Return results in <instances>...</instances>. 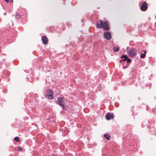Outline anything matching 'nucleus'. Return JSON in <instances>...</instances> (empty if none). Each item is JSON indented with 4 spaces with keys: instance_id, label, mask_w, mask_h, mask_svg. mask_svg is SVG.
Returning <instances> with one entry per match:
<instances>
[{
    "instance_id": "nucleus-1",
    "label": "nucleus",
    "mask_w": 156,
    "mask_h": 156,
    "mask_svg": "<svg viewBox=\"0 0 156 156\" xmlns=\"http://www.w3.org/2000/svg\"><path fill=\"white\" fill-rule=\"evenodd\" d=\"M96 27L98 28H102L106 30H109L108 22L107 21L103 22L101 20H99L97 22Z\"/></svg>"
},
{
    "instance_id": "nucleus-2",
    "label": "nucleus",
    "mask_w": 156,
    "mask_h": 156,
    "mask_svg": "<svg viewBox=\"0 0 156 156\" xmlns=\"http://www.w3.org/2000/svg\"><path fill=\"white\" fill-rule=\"evenodd\" d=\"M57 101L58 104L61 106L63 109H66V108L65 105L64 98L62 97L58 98Z\"/></svg>"
},
{
    "instance_id": "nucleus-3",
    "label": "nucleus",
    "mask_w": 156,
    "mask_h": 156,
    "mask_svg": "<svg viewBox=\"0 0 156 156\" xmlns=\"http://www.w3.org/2000/svg\"><path fill=\"white\" fill-rule=\"evenodd\" d=\"M48 94L45 95V97L46 98H48L50 99H52L53 98V92L52 90L48 89L47 90Z\"/></svg>"
},
{
    "instance_id": "nucleus-4",
    "label": "nucleus",
    "mask_w": 156,
    "mask_h": 156,
    "mask_svg": "<svg viewBox=\"0 0 156 156\" xmlns=\"http://www.w3.org/2000/svg\"><path fill=\"white\" fill-rule=\"evenodd\" d=\"M137 52L135 50V49L133 48L130 49V51L128 52L129 55L131 57H133L135 56Z\"/></svg>"
},
{
    "instance_id": "nucleus-5",
    "label": "nucleus",
    "mask_w": 156,
    "mask_h": 156,
    "mask_svg": "<svg viewBox=\"0 0 156 156\" xmlns=\"http://www.w3.org/2000/svg\"><path fill=\"white\" fill-rule=\"evenodd\" d=\"M140 9L143 11H145L147 9V4L146 2H144L142 4L140 7Z\"/></svg>"
},
{
    "instance_id": "nucleus-6",
    "label": "nucleus",
    "mask_w": 156,
    "mask_h": 156,
    "mask_svg": "<svg viewBox=\"0 0 156 156\" xmlns=\"http://www.w3.org/2000/svg\"><path fill=\"white\" fill-rule=\"evenodd\" d=\"M114 118V116L112 114L108 112L106 115L105 118L108 120H110L111 119H113Z\"/></svg>"
},
{
    "instance_id": "nucleus-7",
    "label": "nucleus",
    "mask_w": 156,
    "mask_h": 156,
    "mask_svg": "<svg viewBox=\"0 0 156 156\" xmlns=\"http://www.w3.org/2000/svg\"><path fill=\"white\" fill-rule=\"evenodd\" d=\"M104 37L107 40H109L111 39L112 36L111 34L108 32H106L104 33Z\"/></svg>"
},
{
    "instance_id": "nucleus-8",
    "label": "nucleus",
    "mask_w": 156,
    "mask_h": 156,
    "mask_svg": "<svg viewBox=\"0 0 156 156\" xmlns=\"http://www.w3.org/2000/svg\"><path fill=\"white\" fill-rule=\"evenodd\" d=\"M42 43L44 44H47L48 43V39L45 36H43L42 38Z\"/></svg>"
},
{
    "instance_id": "nucleus-9",
    "label": "nucleus",
    "mask_w": 156,
    "mask_h": 156,
    "mask_svg": "<svg viewBox=\"0 0 156 156\" xmlns=\"http://www.w3.org/2000/svg\"><path fill=\"white\" fill-rule=\"evenodd\" d=\"M121 58H123V59H122L121 60H120V63H122V64L124 65L126 63V61L127 59V56L126 55H123Z\"/></svg>"
},
{
    "instance_id": "nucleus-10",
    "label": "nucleus",
    "mask_w": 156,
    "mask_h": 156,
    "mask_svg": "<svg viewBox=\"0 0 156 156\" xmlns=\"http://www.w3.org/2000/svg\"><path fill=\"white\" fill-rule=\"evenodd\" d=\"M126 60H127V62H126V63L125 64H127V65H126V66H123V68L124 69H125L127 68V66L128 65V63H129L130 62L131 60L129 58H127V59Z\"/></svg>"
},
{
    "instance_id": "nucleus-11",
    "label": "nucleus",
    "mask_w": 156,
    "mask_h": 156,
    "mask_svg": "<svg viewBox=\"0 0 156 156\" xmlns=\"http://www.w3.org/2000/svg\"><path fill=\"white\" fill-rule=\"evenodd\" d=\"M104 136L105 138L108 140L110 139L111 138L110 136L109 135V134H105L104 135Z\"/></svg>"
},
{
    "instance_id": "nucleus-12",
    "label": "nucleus",
    "mask_w": 156,
    "mask_h": 156,
    "mask_svg": "<svg viewBox=\"0 0 156 156\" xmlns=\"http://www.w3.org/2000/svg\"><path fill=\"white\" fill-rule=\"evenodd\" d=\"M113 49L115 51L117 52L119 51V47L115 46L113 48Z\"/></svg>"
},
{
    "instance_id": "nucleus-13",
    "label": "nucleus",
    "mask_w": 156,
    "mask_h": 156,
    "mask_svg": "<svg viewBox=\"0 0 156 156\" xmlns=\"http://www.w3.org/2000/svg\"><path fill=\"white\" fill-rule=\"evenodd\" d=\"M144 51V53H141V55H140V57L142 58H143L145 56V54L146 53V51Z\"/></svg>"
},
{
    "instance_id": "nucleus-14",
    "label": "nucleus",
    "mask_w": 156,
    "mask_h": 156,
    "mask_svg": "<svg viewBox=\"0 0 156 156\" xmlns=\"http://www.w3.org/2000/svg\"><path fill=\"white\" fill-rule=\"evenodd\" d=\"M14 140L19 142L20 141V140L19 139V138L18 137H16L14 138Z\"/></svg>"
},
{
    "instance_id": "nucleus-15",
    "label": "nucleus",
    "mask_w": 156,
    "mask_h": 156,
    "mask_svg": "<svg viewBox=\"0 0 156 156\" xmlns=\"http://www.w3.org/2000/svg\"><path fill=\"white\" fill-rule=\"evenodd\" d=\"M5 1L7 2L11 3L13 2V0H5Z\"/></svg>"
},
{
    "instance_id": "nucleus-16",
    "label": "nucleus",
    "mask_w": 156,
    "mask_h": 156,
    "mask_svg": "<svg viewBox=\"0 0 156 156\" xmlns=\"http://www.w3.org/2000/svg\"><path fill=\"white\" fill-rule=\"evenodd\" d=\"M21 17V16L19 15V14H17L16 15V18H19Z\"/></svg>"
},
{
    "instance_id": "nucleus-17",
    "label": "nucleus",
    "mask_w": 156,
    "mask_h": 156,
    "mask_svg": "<svg viewBox=\"0 0 156 156\" xmlns=\"http://www.w3.org/2000/svg\"><path fill=\"white\" fill-rule=\"evenodd\" d=\"M18 148H19V149L20 151H22V149L21 148L20 146H18Z\"/></svg>"
},
{
    "instance_id": "nucleus-18",
    "label": "nucleus",
    "mask_w": 156,
    "mask_h": 156,
    "mask_svg": "<svg viewBox=\"0 0 156 156\" xmlns=\"http://www.w3.org/2000/svg\"><path fill=\"white\" fill-rule=\"evenodd\" d=\"M4 15H5V16L6 15V12H4Z\"/></svg>"
}]
</instances>
